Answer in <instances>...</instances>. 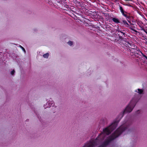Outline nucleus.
I'll list each match as a JSON object with an SVG mask.
<instances>
[{"label":"nucleus","instance_id":"f257e3e1","mask_svg":"<svg viewBox=\"0 0 147 147\" xmlns=\"http://www.w3.org/2000/svg\"><path fill=\"white\" fill-rule=\"evenodd\" d=\"M119 9L121 13L123 16L125 17L127 21L131 25H133V24L131 23L130 20L133 18V17L131 16L130 13L125 11L123 8L120 5H119Z\"/></svg>","mask_w":147,"mask_h":147},{"label":"nucleus","instance_id":"f03ea898","mask_svg":"<svg viewBox=\"0 0 147 147\" xmlns=\"http://www.w3.org/2000/svg\"><path fill=\"white\" fill-rule=\"evenodd\" d=\"M130 55L132 56L136 57H139L140 55V53L143 56L144 54L139 49L135 48H131L130 49Z\"/></svg>","mask_w":147,"mask_h":147},{"label":"nucleus","instance_id":"7ed1b4c3","mask_svg":"<svg viewBox=\"0 0 147 147\" xmlns=\"http://www.w3.org/2000/svg\"><path fill=\"white\" fill-rule=\"evenodd\" d=\"M60 8L61 9H63L67 11L69 10L70 9L69 6L65 4L62 3L61 5L60 6Z\"/></svg>","mask_w":147,"mask_h":147},{"label":"nucleus","instance_id":"20e7f679","mask_svg":"<svg viewBox=\"0 0 147 147\" xmlns=\"http://www.w3.org/2000/svg\"><path fill=\"white\" fill-rule=\"evenodd\" d=\"M52 3H53L55 4H56L58 6H59V7H60V6L62 5V4L63 3V1H61V0H50Z\"/></svg>","mask_w":147,"mask_h":147},{"label":"nucleus","instance_id":"39448f33","mask_svg":"<svg viewBox=\"0 0 147 147\" xmlns=\"http://www.w3.org/2000/svg\"><path fill=\"white\" fill-rule=\"evenodd\" d=\"M120 23L123 26H125L127 27H129V25L126 20H123Z\"/></svg>","mask_w":147,"mask_h":147},{"label":"nucleus","instance_id":"423d86ee","mask_svg":"<svg viewBox=\"0 0 147 147\" xmlns=\"http://www.w3.org/2000/svg\"><path fill=\"white\" fill-rule=\"evenodd\" d=\"M112 20L113 22H114L115 23L117 24L121 23V22L119 21V19L117 18H113L112 19Z\"/></svg>","mask_w":147,"mask_h":147},{"label":"nucleus","instance_id":"0eeeda50","mask_svg":"<svg viewBox=\"0 0 147 147\" xmlns=\"http://www.w3.org/2000/svg\"><path fill=\"white\" fill-rule=\"evenodd\" d=\"M53 102H54L53 101H51L50 100H49L47 102V104L49 105V107H50V106L53 107L54 105Z\"/></svg>","mask_w":147,"mask_h":147},{"label":"nucleus","instance_id":"6e6552de","mask_svg":"<svg viewBox=\"0 0 147 147\" xmlns=\"http://www.w3.org/2000/svg\"><path fill=\"white\" fill-rule=\"evenodd\" d=\"M69 11H71L72 12L75 13L76 14H77V13L76 12V9H71L70 7V9H69Z\"/></svg>","mask_w":147,"mask_h":147},{"label":"nucleus","instance_id":"1a4fd4ad","mask_svg":"<svg viewBox=\"0 0 147 147\" xmlns=\"http://www.w3.org/2000/svg\"><path fill=\"white\" fill-rule=\"evenodd\" d=\"M49 54L48 53H47L43 55V57L45 58H47L49 56Z\"/></svg>","mask_w":147,"mask_h":147},{"label":"nucleus","instance_id":"9d476101","mask_svg":"<svg viewBox=\"0 0 147 147\" xmlns=\"http://www.w3.org/2000/svg\"><path fill=\"white\" fill-rule=\"evenodd\" d=\"M138 92L140 94H142L143 92V90L142 89H138Z\"/></svg>","mask_w":147,"mask_h":147},{"label":"nucleus","instance_id":"9b49d317","mask_svg":"<svg viewBox=\"0 0 147 147\" xmlns=\"http://www.w3.org/2000/svg\"><path fill=\"white\" fill-rule=\"evenodd\" d=\"M118 32L119 33V32H120V33H121L122 34L121 35L122 36L123 35L124 36H123L124 37L125 36V33L123 32H122L121 31H120V30H118Z\"/></svg>","mask_w":147,"mask_h":147},{"label":"nucleus","instance_id":"f8f14e48","mask_svg":"<svg viewBox=\"0 0 147 147\" xmlns=\"http://www.w3.org/2000/svg\"><path fill=\"white\" fill-rule=\"evenodd\" d=\"M134 28H135L134 26L133 27L132 26H131L130 27H129V28L131 30H133V31L136 32V30L133 29Z\"/></svg>","mask_w":147,"mask_h":147},{"label":"nucleus","instance_id":"ddd939ff","mask_svg":"<svg viewBox=\"0 0 147 147\" xmlns=\"http://www.w3.org/2000/svg\"><path fill=\"white\" fill-rule=\"evenodd\" d=\"M68 44L69 45L71 46L73 45V42L71 41H69L68 42Z\"/></svg>","mask_w":147,"mask_h":147},{"label":"nucleus","instance_id":"4468645a","mask_svg":"<svg viewBox=\"0 0 147 147\" xmlns=\"http://www.w3.org/2000/svg\"><path fill=\"white\" fill-rule=\"evenodd\" d=\"M20 47L24 52H26V51L24 48L22 46H21L20 45Z\"/></svg>","mask_w":147,"mask_h":147},{"label":"nucleus","instance_id":"2eb2a0df","mask_svg":"<svg viewBox=\"0 0 147 147\" xmlns=\"http://www.w3.org/2000/svg\"><path fill=\"white\" fill-rule=\"evenodd\" d=\"M15 71H14V70H13L11 72V75H13L14 74V73H15Z\"/></svg>","mask_w":147,"mask_h":147},{"label":"nucleus","instance_id":"dca6fc26","mask_svg":"<svg viewBox=\"0 0 147 147\" xmlns=\"http://www.w3.org/2000/svg\"><path fill=\"white\" fill-rule=\"evenodd\" d=\"M143 30H144V31L146 33V34H147V29H143Z\"/></svg>","mask_w":147,"mask_h":147},{"label":"nucleus","instance_id":"f3484780","mask_svg":"<svg viewBox=\"0 0 147 147\" xmlns=\"http://www.w3.org/2000/svg\"><path fill=\"white\" fill-rule=\"evenodd\" d=\"M139 113H140V110H138V111H136V114H137Z\"/></svg>","mask_w":147,"mask_h":147},{"label":"nucleus","instance_id":"a211bd4d","mask_svg":"<svg viewBox=\"0 0 147 147\" xmlns=\"http://www.w3.org/2000/svg\"><path fill=\"white\" fill-rule=\"evenodd\" d=\"M123 5L125 6H129V5L126 4H122Z\"/></svg>","mask_w":147,"mask_h":147},{"label":"nucleus","instance_id":"6ab92c4d","mask_svg":"<svg viewBox=\"0 0 147 147\" xmlns=\"http://www.w3.org/2000/svg\"><path fill=\"white\" fill-rule=\"evenodd\" d=\"M132 0H124L125 1H131Z\"/></svg>","mask_w":147,"mask_h":147},{"label":"nucleus","instance_id":"aec40b11","mask_svg":"<svg viewBox=\"0 0 147 147\" xmlns=\"http://www.w3.org/2000/svg\"><path fill=\"white\" fill-rule=\"evenodd\" d=\"M145 44H146V45H147V42H145Z\"/></svg>","mask_w":147,"mask_h":147}]
</instances>
